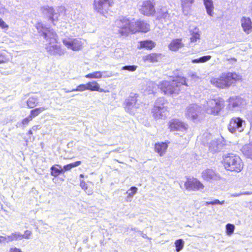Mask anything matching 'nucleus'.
I'll return each mask as SVG.
<instances>
[{
	"label": "nucleus",
	"mask_w": 252,
	"mask_h": 252,
	"mask_svg": "<svg viewBox=\"0 0 252 252\" xmlns=\"http://www.w3.org/2000/svg\"><path fill=\"white\" fill-rule=\"evenodd\" d=\"M115 25L119 30V33L122 35H127L130 32H147L150 30V26L143 21H129L126 18L118 19L115 21Z\"/></svg>",
	"instance_id": "nucleus-1"
},
{
	"label": "nucleus",
	"mask_w": 252,
	"mask_h": 252,
	"mask_svg": "<svg viewBox=\"0 0 252 252\" xmlns=\"http://www.w3.org/2000/svg\"><path fill=\"white\" fill-rule=\"evenodd\" d=\"M36 28L38 32L41 33V35L49 42V45L46 47V49L50 55L62 56L64 54V51L60 46L54 44L57 42V35L52 29L47 27L41 23H37Z\"/></svg>",
	"instance_id": "nucleus-2"
},
{
	"label": "nucleus",
	"mask_w": 252,
	"mask_h": 252,
	"mask_svg": "<svg viewBox=\"0 0 252 252\" xmlns=\"http://www.w3.org/2000/svg\"><path fill=\"white\" fill-rule=\"evenodd\" d=\"M188 86L186 78L183 77H177L172 81H163L158 85V88L165 94H178L182 86Z\"/></svg>",
	"instance_id": "nucleus-3"
},
{
	"label": "nucleus",
	"mask_w": 252,
	"mask_h": 252,
	"mask_svg": "<svg viewBox=\"0 0 252 252\" xmlns=\"http://www.w3.org/2000/svg\"><path fill=\"white\" fill-rule=\"evenodd\" d=\"M242 79V76L235 72L222 73L218 78H214L211 82L216 87L223 89L230 86L236 82Z\"/></svg>",
	"instance_id": "nucleus-4"
},
{
	"label": "nucleus",
	"mask_w": 252,
	"mask_h": 252,
	"mask_svg": "<svg viewBox=\"0 0 252 252\" xmlns=\"http://www.w3.org/2000/svg\"><path fill=\"white\" fill-rule=\"evenodd\" d=\"M225 168L231 171L239 172L243 168L242 160L239 156L233 154H228L223 156Z\"/></svg>",
	"instance_id": "nucleus-5"
},
{
	"label": "nucleus",
	"mask_w": 252,
	"mask_h": 252,
	"mask_svg": "<svg viewBox=\"0 0 252 252\" xmlns=\"http://www.w3.org/2000/svg\"><path fill=\"white\" fill-rule=\"evenodd\" d=\"M167 101L163 97L158 98L155 102L153 108L152 109V114L155 119H163L168 112V108L165 104Z\"/></svg>",
	"instance_id": "nucleus-6"
},
{
	"label": "nucleus",
	"mask_w": 252,
	"mask_h": 252,
	"mask_svg": "<svg viewBox=\"0 0 252 252\" xmlns=\"http://www.w3.org/2000/svg\"><path fill=\"white\" fill-rule=\"evenodd\" d=\"M204 108L206 113L214 116L219 115L224 107V101L222 98L209 99L204 104Z\"/></svg>",
	"instance_id": "nucleus-7"
},
{
	"label": "nucleus",
	"mask_w": 252,
	"mask_h": 252,
	"mask_svg": "<svg viewBox=\"0 0 252 252\" xmlns=\"http://www.w3.org/2000/svg\"><path fill=\"white\" fill-rule=\"evenodd\" d=\"M246 122L242 118L234 117L231 118L228 125V129L232 133L242 132L246 127Z\"/></svg>",
	"instance_id": "nucleus-8"
},
{
	"label": "nucleus",
	"mask_w": 252,
	"mask_h": 252,
	"mask_svg": "<svg viewBox=\"0 0 252 252\" xmlns=\"http://www.w3.org/2000/svg\"><path fill=\"white\" fill-rule=\"evenodd\" d=\"M42 13L48 17L53 23L58 20L60 13L64 11V7H58L56 10L48 6H43L41 8ZM54 24V23H53Z\"/></svg>",
	"instance_id": "nucleus-9"
},
{
	"label": "nucleus",
	"mask_w": 252,
	"mask_h": 252,
	"mask_svg": "<svg viewBox=\"0 0 252 252\" xmlns=\"http://www.w3.org/2000/svg\"><path fill=\"white\" fill-rule=\"evenodd\" d=\"M139 95L138 94L131 93L125 100V110L129 113H133L134 111L139 107Z\"/></svg>",
	"instance_id": "nucleus-10"
},
{
	"label": "nucleus",
	"mask_w": 252,
	"mask_h": 252,
	"mask_svg": "<svg viewBox=\"0 0 252 252\" xmlns=\"http://www.w3.org/2000/svg\"><path fill=\"white\" fill-rule=\"evenodd\" d=\"M93 5L96 12L105 16V14L112 5L109 0H94Z\"/></svg>",
	"instance_id": "nucleus-11"
},
{
	"label": "nucleus",
	"mask_w": 252,
	"mask_h": 252,
	"mask_svg": "<svg viewBox=\"0 0 252 252\" xmlns=\"http://www.w3.org/2000/svg\"><path fill=\"white\" fill-rule=\"evenodd\" d=\"M63 44L73 51H79L82 49L83 43L80 39L65 38L63 40Z\"/></svg>",
	"instance_id": "nucleus-12"
},
{
	"label": "nucleus",
	"mask_w": 252,
	"mask_h": 252,
	"mask_svg": "<svg viewBox=\"0 0 252 252\" xmlns=\"http://www.w3.org/2000/svg\"><path fill=\"white\" fill-rule=\"evenodd\" d=\"M228 105L227 108L228 110L232 111H235L239 108L243 106L245 103V100L239 96H232L228 100Z\"/></svg>",
	"instance_id": "nucleus-13"
},
{
	"label": "nucleus",
	"mask_w": 252,
	"mask_h": 252,
	"mask_svg": "<svg viewBox=\"0 0 252 252\" xmlns=\"http://www.w3.org/2000/svg\"><path fill=\"white\" fill-rule=\"evenodd\" d=\"M201 108L196 104H191L187 107L185 116L189 119L195 120L199 118Z\"/></svg>",
	"instance_id": "nucleus-14"
},
{
	"label": "nucleus",
	"mask_w": 252,
	"mask_h": 252,
	"mask_svg": "<svg viewBox=\"0 0 252 252\" xmlns=\"http://www.w3.org/2000/svg\"><path fill=\"white\" fill-rule=\"evenodd\" d=\"M201 177L204 180L208 182L219 181L221 178L220 174L211 168L203 170L201 173Z\"/></svg>",
	"instance_id": "nucleus-15"
},
{
	"label": "nucleus",
	"mask_w": 252,
	"mask_h": 252,
	"mask_svg": "<svg viewBox=\"0 0 252 252\" xmlns=\"http://www.w3.org/2000/svg\"><path fill=\"white\" fill-rule=\"evenodd\" d=\"M184 185L189 191L201 190L204 188V186L196 178L188 180Z\"/></svg>",
	"instance_id": "nucleus-16"
},
{
	"label": "nucleus",
	"mask_w": 252,
	"mask_h": 252,
	"mask_svg": "<svg viewBox=\"0 0 252 252\" xmlns=\"http://www.w3.org/2000/svg\"><path fill=\"white\" fill-rule=\"evenodd\" d=\"M169 128L171 131L185 132L188 129V125L178 119H173L169 122Z\"/></svg>",
	"instance_id": "nucleus-17"
},
{
	"label": "nucleus",
	"mask_w": 252,
	"mask_h": 252,
	"mask_svg": "<svg viewBox=\"0 0 252 252\" xmlns=\"http://www.w3.org/2000/svg\"><path fill=\"white\" fill-rule=\"evenodd\" d=\"M140 11L144 15L150 16L155 13V9L152 2L146 0L143 2Z\"/></svg>",
	"instance_id": "nucleus-18"
},
{
	"label": "nucleus",
	"mask_w": 252,
	"mask_h": 252,
	"mask_svg": "<svg viewBox=\"0 0 252 252\" xmlns=\"http://www.w3.org/2000/svg\"><path fill=\"white\" fill-rule=\"evenodd\" d=\"M223 146L221 142L214 139L209 143V151L212 153L219 152L222 149Z\"/></svg>",
	"instance_id": "nucleus-19"
},
{
	"label": "nucleus",
	"mask_w": 252,
	"mask_h": 252,
	"mask_svg": "<svg viewBox=\"0 0 252 252\" xmlns=\"http://www.w3.org/2000/svg\"><path fill=\"white\" fill-rule=\"evenodd\" d=\"M241 26L243 31L247 33H249L252 31V21L250 18L243 17L241 20Z\"/></svg>",
	"instance_id": "nucleus-20"
},
{
	"label": "nucleus",
	"mask_w": 252,
	"mask_h": 252,
	"mask_svg": "<svg viewBox=\"0 0 252 252\" xmlns=\"http://www.w3.org/2000/svg\"><path fill=\"white\" fill-rule=\"evenodd\" d=\"M161 59L160 54L152 53L142 57L144 62H148L150 63H156Z\"/></svg>",
	"instance_id": "nucleus-21"
},
{
	"label": "nucleus",
	"mask_w": 252,
	"mask_h": 252,
	"mask_svg": "<svg viewBox=\"0 0 252 252\" xmlns=\"http://www.w3.org/2000/svg\"><path fill=\"white\" fill-rule=\"evenodd\" d=\"M194 0H182L181 5L184 14L187 15L190 10L192 4L194 3Z\"/></svg>",
	"instance_id": "nucleus-22"
},
{
	"label": "nucleus",
	"mask_w": 252,
	"mask_h": 252,
	"mask_svg": "<svg viewBox=\"0 0 252 252\" xmlns=\"http://www.w3.org/2000/svg\"><path fill=\"white\" fill-rule=\"evenodd\" d=\"M167 147L168 145L166 143H158L155 145V150L160 156H162L165 153Z\"/></svg>",
	"instance_id": "nucleus-23"
},
{
	"label": "nucleus",
	"mask_w": 252,
	"mask_h": 252,
	"mask_svg": "<svg viewBox=\"0 0 252 252\" xmlns=\"http://www.w3.org/2000/svg\"><path fill=\"white\" fill-rule=\"evenodd\" d=\"M183 46L184 44L182 42V40L181 39H176L171 41L169 45V48L171 51H176Z\"/></svg>",
	"instance_id": "nucleus-24"
},
{
	"label": "nucleus",
	"mask_w": 252,
	"mask_h": 252,
	"mask_svg": "<svg viewBox=\"0 0 252 252\" xmlns=\"http://www.w3.org/2000/svg\"><path fill=\"white\" fill-rule=\"evenodd\" d=\"M207 13L210 16H213L214 5L212 0H203Z\"/></svg>",
	"instance_id": "nucleus-25"
},
{
	"label": "nucleus",
	"mask_w": 252,
	"mask_h": 252,
	"mask_svg": "<svg viewBox=\"0 0 252 252\" xmlns=\"http://www.w3.org/2000/svg\"><path fill=\"white\" fill-rule=\"evenodd\" d=\"M87 90L91 91H98L100 92H103L104 90L100 89L99 85L95 81L89 82L87 84Z\"/></svg>",
	"instance_id": "nucleus-26"
},
{
	"label": "nucleus",
	"mask_w": 252,
	"mask_h": 252,
	"mask_svg": "<svg viewBox=\"0 0 252 252\" xmlns=\"http://www.w3.org/2000/svg\"><path fill=\"white\" fill-rule=\"evenodd\" d=\"M241 151L244 155L252 159V143L244 146Z\"/></svg>",
	"instance_id": "nucleus-27"
},
{
	"label": "nucleus",
	"mask_w": 252,
	"mask_h": 252,
	"mask_svg": "<svg viewBox=\"0 0 252 252\" xmlns=\"http://www.w3.org/2000/svg\"><path fill=\"white\" fill-rule=\"evenodd\" d=\"M51 174L52 176L57 177L60 174L63 173L62 166L58 164L53 165L51 167Z\"/></svg>",
	"instance_id": "nucleus-28"
},
{
	"label": "nucleus",
	"mask_w": 252,
	"mask_h": 252,
	"mask_svg": "<svg viewBox=\"0 0 252 252\" xmlns=\"http://www.w3.org/2000/svg\"><path fill=\"white\" fill-rule=\"evenodd\" d=\"M156 44L152 40H145L140 42V46L141 48H144L147 49L151 50L155 47Z\"/></svg>",
	"instance_id": "nucleus-29"
},
{
	"label": "nucleus",
	"mask_w": 252,
	"mask_h": 252,
	"mask_svg": "<svg viewBox=\"0 0 252 252\" xmlns=\"http://www.w3.org/2000/svg\"><path fill=\"white\" fill-rule=\"evenodd\" d=\"M81 164V161H77L74 163H70V164L65 165L63 167V168H62L63 173H64L65 171H69L72 168L77 167V166L80 165Z\"/></svg>",
	"instance_id": "nucleus-30"
},
{
	"label": "nucleus",
	"mask_w": 252,
	"mask_h": 252,
	"mask_svg": "<svg viewBox=\"0 0 252 252\" xmlns=\"http://www.w3.org/2000/svg\"><path fill=\"white\" fill-rule=\"evenodd\" d=\"M46 109L44 107H39L31 110L30 116L32 119L33 118L38 116L40 113L42 112Z\"/></svg>",
	"instance_id": "nucleus-31"
},
{
	"label": "nucleus",
	"mask_w": 252,
	"mask_h": 252,
	"mask_svg": "<svg viewBox=\"0 0 252 252\" xmlns=\"http://www.w3.org/2000/svg\"><path fill=\"white\" fill-rule=\"evenodd\" d=\"M27 104L29 108L34 107L37 104V98L34 97H30L27 101Z\"/></svg>",
	"instance_id": "nucleus-32"
},
{
	"label": "nucleus",
	"mask_w": 252,
	"mask_h": 252,
	"mask_svg": "<svg viewBox=\"0 0 252 252\" xmlns=\"http://www.w3.org/2000/svg\"><path fill=\"white\" fill-rule=\"evenodd\" d=\"M185 242L182 239L176 240L175 242V245L176 247V251L177 252H179L184 248Z\"/></svg>",
	"instance_id": "nucleus-33"
},
{
	"label": "nucleus",
	"mask_w": 252,
	"mask_h": 252,
	"mask_svg": "<svg viewBox=\"0 0 252 252\" xmlns=\"http://www.w3.org/2000/svg\"><path fill=\"white\" fill-rule=\"evenodd\" d=\"M211 56H209V55L204 56L200 57L198 59L193 60L192 62L193 63H205V62L209 61L210 59H211Z\"/></svg>",
	"instance_id": "nucleus-34"
},
{
	"label": "nucleus",
	"mask_w": 252,
	"mask_h": 252,
	"mask_svg": "<svg viewBox=\"0 0 252 252\" xmlns=\"http://www.w3.org/2000/svg\"><path fill=\"white\" fill-rule=\"evenodd\" d=\"M101 75L102 73H100V71H96L86 75L85 77L87 78L99 79L101 78Z\"/></svg>",
	"instance_id": "nucleus-35"
},
{
	"label": "nucleus",
	"mask_w": 252,
	"mask_h": 252,
	"mask_svg": "<svg viewBox=\"0 0 252 252\" xmlns=\"http://www.w3.org/2000/svg\"><path fill=\"white\" fill-rule=\"evenodd\" d=\"M137 188L135 187H131L126 193L128 195L127 198H132L137 192Z\"/></svg>",
	"instance_id": "nucleus-36"
},
{
	"label": "nucleus",
	"mask_w": 252,
	"mask_h": 252,
	"mask_svg": "<svg viewBox=\"0 0 252 252\" xmlns=\"http://www.w3.org/2000/svg\"><path fill=\"white\" fill-rule=\"evenodd\" d=\"M13 241L21 240L23 239V236L22 233L19 232H14L11 233Z\"/></svg>",
	"instance_id": "nucleus-37"
},
{
	"label": "nucleus",
	"mask_w": 252,
	"mask_h": 252,
	"mask_svg": "<svg viewBox=\"0 0 252 252\" xmlns=\"http://www.w3.org/2000/svg\"><path fill=\"white\" fill-rule=\"evenodd\" d=\"M13 241L11 234L7 236H0V243H9Z\"/></svg>",
	"instance_id": "nucleus-38"
},
{
	"label": "nucleus",
	"mask_w": 252,
	"mask_h": 252,
	"mask_svg": "<svg viewBox=\"0 0 252 252\" xmlns=\"http://www.w3.org/2000/svg\"><path fill=\"white\" fill-rule=\"evenodd\" d=\"M235 226L233 224L228 223L226 225V233L228 235L232 234L234 230Z\"/></svg>",
	"instance_id": "nucleus-39"
},
{
	"label": "nucleus",
	"mask_w": 252,
	"mask_h": 252,
	"mask_svg": "<svg viewBox=\"0 0 252 252\" xmlns=\"http://www.w3.org/2000/svg\"><path fill=\"white\" fill-rule=\"evenodd\" d=\"M224 203V200H223L222 201H220L218 199H215L214 201H206L205 202V204L206 205H222Z\"/></svg>",
	"instance_id": "nucleus-40"
},
{
	"label": "nucleus",
	"mask_w": 252,
	"mask_h": 252,
	"mask_svg": "<svg viewBox=\"0 0 252 252\" xmlns=\"http://www.w3.org/2000/svg\"><path fill=\"white\" fill-rule=\"evenodd\" d=\"M158 17L160 19H166L169 17V14L166 10L161 9V12Z\"/></svg>",
	"instance_id": "nucleus-41"
},
{
	"label": "nucleus",
	"mask_w": 252,
	"mask_h": 252,
	"mask_svg": "<svg viewBox=\"0 0 252 252\" xmlns=\"http://www.w3.org/2000/svg\"><path fill=\"white\" fill-rule=\"evenodd\" d=\"M87 90V84H81L77 87L75 89H73L71 91H79L82 92Z\"/></svg>",
	"instance_id": "nucleus-42"
},
{
	"label": "nucleus",
	"mask_w": 252,
	"mask_h": 252,
	"mask_svg": "<svg viewBox=\"0 0 252 252\" xmlns=\"http://www.w3.org/2000/svg\"><path fill=\"white\" fill-rule=\"evenodd\" d=\"M137 67V66L133 65H126V66H123L122 68V69L128 70L129 71H134L136 69Z\"/></svg>",
	"instance_id": "nucleus-43"
},
{
	"label": "nucleus",
	"mask_w": 252,
	"mask_h": 252,
	"mask_svg": "<svg viewBox=\"0 0 252 252\" xmlns=\"http://www.w3.org/2000/svg\"><path fill=\"white\" fill-rule=\"evenodd\" d=\"M100 73H102L101 78H108L113 76V74L111 72L107 71H100Z\"/></svg>",
	"instance_id": "nucleus-44"
},
{
	"label": "nucleus",
	"mask_w": 252,
	"mask_h": 252,
	"mask_svg": "<svg viewBox=\"0 0 252 252\" xmlns=\"http://www.w3.org/2000/svg\"><path fill=\"white\" fill-rule=\"evenodd\" d=\"M199 38L200 35L197 32L194 33L190 37L191 42H196L197 40L199 39Z\"/></svg>",
	"instance_id": "nucleus-45"
},
{
	"label": "nucleus",
	"mask_w": 252,
	"mask_h": 252,
	"mask_svg": "<svg viewBox=\"0 0 252 252\" xmlns=\"http://www.w3.org/2000/svg\"><path fill=\"white\" fill-rule=\"evenodd\" d=\"M32 234V231L30 230H26L24 234H23V238L26 239H29L31 238V235Z\"/></svg>",
	"instance_id": "nucleus-46"
},
{
	"label": "nucleus",
	"mask_w": 252,
	"mask_h": 252,
	"mask_svg": "<svg viewBox=\"0 0 252 252\" xmlns=\"http://www.w3.org/2000/svg\"><path fill=\"white\" fill-rule=\"evenodd\" d=\"M32 119L29 115L28 117H27V118H26L24 119H23V120L22 121V124L24 125H28V123H29V122L32 121Z\"/></svg>",
	"instance_id": "nucleus-47"
},
{
	"label": "nucleus",
	"mask_w": 252,
	"mask_h": 252,
	"mask_svg": "<svg viewBox=\"0 0 252 252\" xmlns=\"http://www.w3.org/2000/svg\"><path fill=\"white\" fill-rule=\"evenodd\" d=\"M0 27L2 29H7L8 26L5 24V23L0 18Z\"/></svg>",
	"instance_id": "nucleus-48"
},
{
	"label": "nucleus",
	"mask_w": 252,
	"mask_h": 252,
	"mask_svg": "<svg viewBox=\"0 0 252 252\" xmlns=\"http://www.w3.org/2000/svg\"><path fill=\"white\" fill-rule=\"evenodd\" d=\"M80 187L84 190H87L88 189V186L83 180L80 181Z\"/></svg>",
	"instance_id": "nucleus-49"
},
{
	"label": "nucleus",
	"mask_w": 252,
	"mask_h": 252,
	"mask_svg": "<svg viewBox=\"0 0 252 252\" xmlns=\"http://www.w3.org/2000/svg\"><path fill=\"white\" fill-rule=\"evenodd\" d=\"M5 57L3 53L0 52V64L5 62Z\"/></svg>",
	"instance_id": "nucleus-50"
},
{
	"label": "nucleus",
	"mask_w": 252,
	"mask_h": 252,
	"mask_svg": "<svg viewBox=\"0 0 252 252\" xmlns=\"http://www.w3.org/2000/svg\"><path fill=\"white\" fill-rule=\"evenodd\" d=\"M86 193H87L88 195H91L93 193V191L91 189H87V190H85Z\"/></svg>",
	"instance_id": "nucleus-51"
},
{
	"label": "nucleus",
	"mask_w": 252,
	"mask_h": 252,
	"mask_svg": "<svg viewBox=\"0 0 252 252\" xmlns=\"http://www.w3.org/2000/svg\"><path fill=\"white\" fill-rule=\"evenodd\" d=\"M39 128H40V127H39V125L34 126L32 127V130H36L37 129H39Z\"/></svg>",
	"instance_id": "nucleus-52"
},
{
	"label": "nucleus",
	"mask_w": 252,
	"mask_h": 252,
	"mask_svg": "<svg viewBox=\"0 0 252 252\" xmlns=\"http://www.w3.org/2000/svg\"><path fill=\"white\" fill-rule=\"evenodd\" d=\"M67 146H68V147H73V142L71 141V142H69L67 144Z\"/></svg>",
	"instance_id": "nucleus-53"
},
{
	"label": "nucleus",
	"mask_w": 252,
	"mask_h": 252,
	"mask_svg": "<svg viewBox=\"0 0 252 252\" xmlns=\"http://www.w3.org/2000/svg\"><path fill=\"white\" fill-rule=\"evenodd\" d=\"M241 194H242L241 193V194H239V193H234V194H232L231 195V196L232 197H238V196H239Z\"/></svg>",
	"instance_id": "nucleus-54"
},
{
	"label": "nucleus",
	"mask_w": 252,
	"mask_h": 252,
	"mask_svg": "<svg viewBox=\"0 0 252 252\" xmlns=\"http://www.w3.org/2000/svg\"><path fill=\"white\" fill-rule=\"evenodd\" d=\"M63 90L65 93H68L72 92L71 90H67L66 89H63Z\"/></svg>",
	"instance_id": "nucleus-55"
},
{
	"label": "nucleus",
	"mask_w": 252,
	"mask_h": 252,
	"mask_svg": "<svg viewBox=\"0 0 252 252\" xmlns=\"http://www.w3.org/2000/svg\"><path fill=\"white\" fill-rule=\"evenodd\" d=\"M191 78H192V79H195V78H196V75H195V74H192L191 75Z\"/></svg>",
	"instance_id": "nucleus-56"
},
{
	"label": "nucleus",
	"mask_w": 252,
	"mask_h": 252,
	"mask_svg": "<svg viewBox=\"0 0 252 252\" xmlns=\"http://www.w3.org/2000/svg\"><path fill=\"white\" fill-rule=\"evenodd\" d=\"M28 134H32V130H30L28 131Z\"/></svg>",
	"instance_id": "nucleus-57"
},
{
	"label": "nucleus",
	"mask_w": 252,
	"mask_h": 252,
	"mask_svg": "<svg viewBox=\"0 0 252 252\" xmlns=\"http://www.w3.org/2000/svg\"><path fill=\"white\" fill-rule=\"evenodd\" d=\"M231 60L234 61V62H236V59L235 58H231L230 59ZM228 61L230 60V59H228Z\"/></svg>",
	"instance_id": "nucleus-58"
},
{
	"label": "nucleus",
	"mask_w": 252,
	"mask_h": 252,
	"mask_svg": "<svg viewBox=\"0 0 252 252\" xmlns=\"http://www.w3.org/2000/svg\"><path fill=\"white\" fill-rule=\"evenodd\" d=\"M142 237H143V238H147V236H146V235L144 234L143 233H142Z\"/></svg>",
	"instance_id": "nucleus-59"
},
{
	"label": "nucleus",
	"mask_w": 252,
	"mask_h": 252,
	"mask_svg": "<svg viewBox=\"0 0 252 252\" xmlns=\"http://www.w3.org/2000/svg\"><path fill=\"white\" fill-rule=\"evenodd\" d=\"M80 177H81V178H83V177H84V175L83 174H80Z\"/></svg>",
	"instance_id": "nucleus-60"
},
{
	"label": "nucleus",
	"mask_w": 252,
	"mask_h": 252,
	"mask_svg": "<svg viewBox=\"0 0 252 252\" xmlns=\"http://www.w3.org/2000/svg\"><path fill=\"white\" fill-rule=\"evenodd\" d=\"M160 111H158V112L157 113V114L158 115V114H160Z\"/></svg>",
	"instance_id": "nucleus-61"
},
{
	"label": "nucleus",
	"mask_w": 252,
	"mask_h": 252,
	"mask_svg": "<svg viewBox=\"0 0 252 252\" xmlns=\"http://www.w3.org/2000/svg\"><path fill=\"white\" fill-rule=\"evenodd\" d=\"M154 92H155V90H152V93H154Z\"/></svg>",
	"instance_id": "nucleus-62"
}]
</instances>
